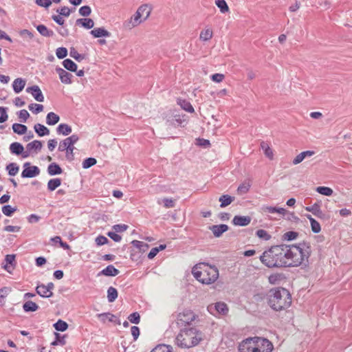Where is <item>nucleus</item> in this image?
I'll return each mask as SVG.
<instances>
[{
	"label": "nucleus",
	"instance_id": "f03ea898",
	"mask_svg": "<svg viewBox=\"0 0 352 352\" xmlns=\"http://www.w3.org/2000/svg\"><path fill=\"white\" fill-rule=\"evenodd\" d=\"M287 248V245L285 244L272 246L261 255L260 260L270 268L288 267Z\"/></svg>",
	"mask_w": 352,
	"mask_h": 352
},
{
	"label": "nucleus",
	"instance_id": "20e7f679",
	"mask_svg": "<svg viewBox=\"0 0 352 352\" xmlns=\"http://www.w3.org/2000/svg\"><path fill=\"white\" fill-rule=\"evenodd\" d=\"M192 274L199 282L205 285L212 284L219 278L217 267L206 263L195 265L192 270Z\"/></svg>",
	"mask_w": 352,
	"mask_h": 352
},
{
	"label": "nucleus",
	"instance_id": "6e6552de",
	"mask_svg": "<svg viewBox=\"0 0 352 352\" xmlns=\"http://www.w3.org/2000/svg\"><path fill=\"white\" fill-rule=\"evenodd\" d=\"M197 316L190 309H186L182 312L179 313L176 318V324L178 327L190 325Z\"/></svg>",
	"mask_w": 352,
	"mask_h": 352
},
{
	"label": "nucleus",
	"instance_id": "393cba45",
	"mask_svg": "<svg viewBox=\"0 0 352 352\" xmlns=\"http://www.w3.org/2000/svg\"><path fill=\"white\" fill-rule=\"evenodd\" d=\"M25 80L21 78H16L12 83V88L16 94H19L24 89Z\"/></svg>",
	"mask_w": 352,
	"mask_h": 352
},
{
	"label": "nucleus",
	"instance_id": "7c9ffc66",
	"mask_svg": "<svg viewBox=\"0 0 352 352\" xmlns=\"http://www.w3.org/2000/svg\"><path fill=\"white\" fill-rule=\"evenodd\" d=\"M23 309L25 312L28 313L37 311L39 307L36 302L32 300H28L23 305Z\"/></svg>",
	"mask_w": 352,
	"mask_h": 352
},
{
	"label": "nucleus",
	"instance_id": "f3484780",
	"mask_svg": "<svg viewBox=\"0 0 352 352\" xmlns=\"http://www.w3.org/2000/svg\"><path fill=\"white\" fill-rule=\"evenodd\" d=\"M94 38L109 37L111 33L107 31L104 28H96L91 30L89 32Z\"/></svg>",
	"mask_w": 352,
	"mask_h": 352
},
{
	"label": "nucleus",
	"instance_id": "423d86ee",
	"mask_svg": "<svg viewBox=\"0 0 352 352\" xmlns=\"http://www.w3.org/2000/svg\"><path fill=\"white\" fill-rule=\"evenodd\" d=\"M201 332L194 327L184 328L176 337L178 346L182 349H189L197 345L201 340Z\"/></svg>",
	"mask_w": 352,
	"mask_h": 352
},
{
	"label": "nucleus",
	"instance_id": "774afa93",
	"mask_svg": "<svg viewBox=\"0 0 352 352\" xmlns=\"http://www.w3.org/2000/svg\"><path fill=\"white\" fill-rule=\"evenodd\" d=\"M162 202L164 206L166 208H174L175 206V201L172 198H164Z\"/></svg>",
	"mask_w": 352,
	"mask_h": 352
},
{
	"label": "nucleus",
	"instance_id": "de8ad7c7",
	"mask_svg": "<svg viewBox=\"0 0 352 352\" xmlns=\"http://www.w3.org/2000/svg\"><path fill=\"white\" fill-rule=\"evenodd\" d=\"M316 192L325 196H331L333 193V190L327 186H318L316 189Z\"/></svg>",
	"mask_w": 352,
	"mask_h": 352
},
{
	"label": "nucleus",
	"instance_id": "39448f33",
	"mask_svg": "<svg viewBox=\"0 0 352 352\" xmlns=\"http://www.w3.org/2000/svg\"><path fill=\"white\" fill-rule=\"evenodd\" d=\"M272 344L266 338H250L243 340L239 346V352H271Z\"/></svg>",
	"mask_w": 352,
	"mask_h": 352
},
{
	"label": "nucleus",
	"instance_id": "a19ab883",
	"mask_svg": "<svg viewBox=\"0 0 352 352\" xmlns=\"http://www.w3.org/2000/svg\"><path fill=\"white\" fill-rule=\"evenodd\" d=\"M6 169L8 172V175L10 176H14L18 173L19 170V166L17 165V164L12 162L6 166Z\"/></svg>",
	"mask_w": 352,
	"mask_h": 352
},
{
	"label": "nucleus",
	"instance_id": "6e6d98bb",
	"mask_svg": "<svg viewBox=\"0 0 352 352\" xmlns=\"http://www.w3.org/2000/svg\"><path fill=\"white\" fill-rule=\"evenodd\" d=\"M215 3L221 12L225 13L229 10V7L225 0H216Z\"/></svg>",
	"mask_w": 352,
	"mask_h": 352
},
{
	"label": "nucleus",
	"instance_id": "7ed1b4c3",
	"mask_svg": "<svg viewBox=\"0 0 352 352\" xmlns=\"http://www.w3.org/2000/svg\"><path fill=\"white\" fill-rule=\"evenodd\" d=\"M267 305L275 311H280L289 308L292 305V296L285 288L271 289L267 296Z\"/></svg>",
	"mask_w": 352,
	"mask_h": 352
},
{
	"label": "nucleus",
	"instance_id": "58836bf2",
	"mask_svg": "<svg viewBox=\"0 0 352 352\" xmlns=\"http://www.w3.org/2000/svg\"><path fill=\"white\" fill-rule=\"evenodd\" d=\"M261 148L263 151L264 154L267 157H268L270 160L273 159L274 153L272 149L270 147L267 143L265 142H261Z\"/></svg>",
	"mask_w": 352,
	"mask_h": 352
},
{
	"label": "nucleus",
	"instance_id": "9d476101",
	"mask_svg": "<svg viewBox=\"0 0 352 352\" xmlns=\"http://www.w3.org/2000/svg\"><path fill=\"white\" fill-rule=\"evenodd\" d=\"M42 142L40 140H34L28 143L26 146V151L23 155V158L28 157L32 151L37 152L42 148Z\"/></svg>",
	"mask_w": 352,
	"mask_h": 352
},
{
	"label": "nucleus",
	"instance_id": "f257e3e1",
	"mask_svg": "<svg viewBox=\"0 0 352 352\" xmlns=\"http://www.w3.org/2000/svg\"><path fill=\"white\" fill-rule=\"evenodd\" d=\"M287 266L298 267L300 265L307 266L309 258L311 254V247L309 242L303 241L297 244L287 245Z\"/></svg>",
	"mask_w": 352,
	"mask_h": 352
},
{
	"label": "nucleus",
	"instance_id": "680f3d73",
	"mask_svg": "<svg viewBox=\"0 0 352 352\" xmlns=\"http://www.w3.org/2000/svg\"><path fill=\"white\" fill-rule=\"evenodd\" d=\"M72 10L67 6H63L60 8L56 10V12L59 15L65 17H68L71 14Z\"/></svg>",
	"mask_w": 352,
	"mask_h": 352
},
{
	"label": "nucleus",
	"instance_id": "49530a36",
	"mask_svg": "<svg viewBox=\"0 0 352 352\" xmlns=\"http://www.w3.org/2000/svg\"><path fill=\"white\" fill-rule=\"evenodd\" d=\"M69 56L78 62H81L85 58V54H79L73 47L70 48Z\"/></svg>",
	"mask_w": 352,
	"mask_h": 352
},
{
	"label": "nucleus",
	"instance_id": "f8f14e48",
	"mask_svg": "<svg viewBox=\"0 0 352 352\" xmlns=\"http://www.w3.org/2000/svg\"><path fill=\"white\" fill-rule=\"evenodd\" d=\"M26 92L30 93L36 101L41 102L44 101V96L38 85L28 87Z\"/></svg>",
	"mask_w": 352,
	"mask_h": 352
},
{
	"label": "nucleus",
	"instance_id": "4be33fe9",
	"mask_svg": "<svg viewBox=\"0 0 352 352\" xmlns=\"http://www.w3.org/2000/svg\"><path fill=\"white\" fill-rule=\"evenodd\" d=\"M77 25H80L85 29L89 30L94 26V21L90 18H81L76 21Z\"/></svg>",
	"mask_w": 352,
	"mask_h": 352
},
{
	"label": "nucleus",
	"instance_id": "864d4df0",
	"mask_svg": "<svg viewBox=\"0 0 352 352\" xmlns=\"http://www.w3.org/2000/svg\"><path fill=\"white\" fill-rule=\"evenodd\" d=\"M97 163V160L94 157H87L82 162V168L87 169Z\"/></svg>",
	"mask_w": 352,
	"mask_h": 352
},
{
	"label": "nucleus",
	"instance_id": "a18cd8bd",
	"mask_svg": "<svg viewBox=\"0 0 352 352\" xmlns=\"http://www.w3.org/2000/svg\"><path fill=\"white\" fill-rule=\"evenodd\" d=\"M214 309L219 314H221L223 315L226 314L228 311V308L227 305L223 302H216L214 305Z\"/></svg>",
	"mask_w": 352,
	"mask_h": 352
},
{
	"label": "nucleus",
	"instance_id": "69168bd1",
	"mask_svg": "<svg viewBox=\"0 0 352 352\" xmlns=\"http://www.w3.org/2000/svg\"><path fill=\"white\" fill-rule=\"evenodd\" d=\"M10 291V288L4 287L0 289V305L4 304V298L8 294V292Z\"/></svg>",
	"mask_w": 352,
	"mask_h": 352
},
{
	"label": "nucleus",
	"instance_id": "a211bd4d",
	"mask_svg": "<svg viewBox=\"0 0 352 352\" xmlns=\"http://www.w3.org/2000/svg\"><path fill=\"white\" fill-rule=\"evenodd\" d=\"M36 292L42 298H50L53 296V293H50L43 283H38L36 287Z\"/></svg>",
	"mask_w": 352,
	"mask_h": 352
},
{
	"label": "nucleus",
	"instance_id": "37998d69",
	"mask_svg": "<svg viewBox=\"0 0 352 352\" xmlns=\"http://www.w3.org/2000/svg\"><path fill=\"white\" fill-rule=\"evenodd\" d=\"M53 327L57 331L63 332L68 329V324L65 321L59 319L53 324Z\"/></svg>",
	"mask_w": 352,
	"mask_h": 352
},
{
	"label": "nucleus",
	"instance_id": "b1692460",
	"mask_svg": "<svg viewBox=\"0 0 352 352\" xmlns=\"http://www.w3.org/2000/svg\"><path fill=\"white\" fill-rule=\"evenodd\" d=\"M315 153L313 151H302L298 155H296V157L293 160V164L296 165L300 164L303 161L305 158L307 157H311Z\"/></svg>",
	"mask_w": 352,
	"mask_h": 352
},
{
	"label": "nucleus",
	"instance_id": "aec40b11",
	"mask_svg": "<svg viewBox=\"0 0 352 352\" xmlns=\"http://www.w3.org/2000/svg\"><path fill=\"white\" fill-rule=\"evenodd\" d=\"M120 273V271L116 269L113 265H109L102 271H100L98 275H103L105 276H116Z\"/></svg>",
	"mask_w": 352,
	"mask_h": 352
},
{
	"label": "nucleus",
	"instance_id": "72a5a7b5",
	"mask_svg": "<svg viewBox=\"0 0 352 352\" xmlns=\"http://www.w3.org/2000/svg\"><path fill=\"white\" fill-rule=\"evenodd\" d=\"M55 335V340L51 342L52 346H57V345H61L64 346L66 344V340L65 338L67 337L66 335L61 336L59 333H54Z\"/></svg>",
	"mask_w": 352,
	"mask_h": 352
},
{
	"label": "nucleus",
	"instance_id": "603ef678",
	"mask_svg": "<svg viewBox=\"0 0 352 352\" xmlns=\"http://www.w3.org/2000/svg\"><path fill=\"white\" fill-rule=\"evenodd\" d=\"M43 105L41 104L32 103L28 106V109L33 113L38 114L43 110Z\"/></svg>",
	"mask_w": 352,
	"mask_h": 352
},
{
	"label": "nucleus",
	"instance_id": "5fc2aeb1",
	"mask_svg": "<svg viewBox=\"0 0 352 352\" xmlns=\"http://www.w3.org/2000/svg\"><path fill=\"white\" fill-rule=\"evenodd\" d=\"M250 186L251 185L249 182H244L240 184L237 188V193L239 195H243L247 193L249 191Z\"/></svg>",
	"mask_w": 352,
	"mask_h": 352
},
{
	"label": "nucleus",
	"instance_id": "ddd939ff",
	"mask_svg": "<svg viewBox=\"0 0 352 352\" xmlns=\"http://www.w3.org/2000/svg\"><path fill=\"white\" fill-rule=\"evenodd\" d=\"M320 206L321 202L318 201L311 206L305 207V210L311 212L314 216L317 217L318 218L322 219L324 217V214L321 210Z\"/></svg>",
	"mask_w": 352,
	"mask_h": 352
},
{
	"label": "nucleus",
	"instance_id": "bb28decb",
	"mask_svg": "<svg viewBox=\"0 0 352 352\" xmlns=\"http://www.w3.org/2000/svg\"><path fill=\"white\" fill-rule=\"evenodd\" d=\"M15 254H7L5 257V261L6 262V264L3 266V268L8 271L10 272V268L12 267V269H14V266L16 265L15 262Z\"/></svg>",
	"mask_w": 352,
	"mask_h": 352
},
{
	"label": "nucleus",
	"instance_id": "bf43d9fd",
	"mask_svg": "<svg viewBox=\"0 0 352 352\" xmlns=\"http://www.w3.org/2000/svg\"><path fill=\"white\" fill-rule=\"evenodd\" d=\"M67 50L64 47H60L56 50V55L58 59H63L67 56Z\"/></svg>",
	"mask_w": 352,
	"mask_h": 352
},
{
	"label": "nucleus",
	"instance_id": "2f4dec72",
	"mask_svg": "<svg viewBox=\"0 0 352 352\" xmlns=\"http://www.w3.org/2000/svg\"><path fill=\"white\" fill-rule=\"evenodd\" d=\"M234 197H232L228 195H223L219 198V201L220 204L221 208H225L229 206L232 202L234 201Z\"/></svg>",
	"mask_w": 352,
	"mask_h": 352
},
{
	"label": "nucleus",
	"instance_id": "c03bdc74",
	"mask_svg": "<svg viewBox=\"0 0 352 352\" xmlns=\"http://www.w3.org/2000/svg\"><path fill=\"white\" fill-rule=\"evenodd\" d=\"M131 244L142 252H146L149 248V245L147 243L138 240L132 241Z\"/></svg>",
	"mask_w": 352,
	"mask_h": 352
},
{
	"label": "nucleus",
	"instance_id": "cd10ccee",
	"mask_svg": "<svg viewBox=\"0 0 352 352\" xmlns=\"http://www.w3.org/2000/svg\"><path fill=\"white\" fill-rule=\"evenodd\" d=\"M47 173L51 176L60 175L63 173V169L58 164L53 162L48 166Z\"/></svg>",
	"mask_w": 352,
	"mask_h": 352
},
{
	"label": "nucleus",
	"instance_id": "338daca9",
	"mask_svg": "<svg viewBox=\"0 0 352 352\" xmlns=\"http://www.w3.org/2000/svg\"><path fill=\"white\" fill-rule=\"evenodd\" d=\"M8 108L6 107H0V123L7 121L8 116L7 114Z\"/></svg>",
	"mask_w": 352,
	"mask_h": 352
},
{
	"label": "nucleus",
	"instance_id": "4d7b16f0",
	"mask_svg": "<svg viewBox=\"0 0 352 352\" xmlns=\"http://www.w3.org/2000/svg\"><path fill=\"white\" fill-rule=\"evenodd\" d=\"M256 235L261 239L268 241L271 239V235L265 230L260 229L256 232Z\"/></svg>",
	"mask_w": 352,
	"mask_h": 352
},
{
	"label": "nucleus",
	"instance_id": "4468645a",
	"mask_svg": "<svg viewBox=\"0 0 352 352\" xmlns=\"http://www.w3.org/2000/svg\"><path fill=\"white\" fill-rule=\"evenodd\" d=\"M40 174V169L36 166H32L28 168H24L21 173L23 178H32Z\"/></svg>",
	"mask_w": 352,
	"mask_h": 352
},
{
	"label": "nucleus",
	"instance_id": "2eb2a0df",
	"mask_svg": "<svg viewBox=\"0 0 352 352\" xmlns=\"http://www.w3.org/2000/svg\"><path fill=\"white\" fill-rule=\"evenodd\" d=\"M228 229L229 227L226 224L213 225L209 226V230L212 232L214 236L217 238L220 237L223 233L228 231Z\"/></svg>",
	"mask_w": 352,
	"mask_h": 352
},
{
	"label": "nucleus",
	"instance_id": "c9c22d12",
	"mask_svg": "<svg viewBox=\"0 0 352 352\" xmlns=\"http://www.w3.org/2000/svg\"><path fill=\"white\" fill-rule=\"evenodd\" d=\"M12 130L14 133L18 134V135H23L27 133L28 127L27 126L19 124V123H14L12 126Z\"/></svg>",
	"mask_w": 352,
	"mask_h": 352
},
{
	"label": "nucleus",
	"instance_id": "79ce46f5",
	"mask_svg": "<svg viewBox=\"0 0 352 352\" xmlns=\"http://www.w3.org/2000/svg\"><path fill=\"white\" fill-rule=\"evenodd\" d=\"M285 278V275L281 273L272 274L269 277L268 280L271 284L278 283L280 280Z\"/></svg>",
	"mask_w": 352,
	"mask_h": 352
},
{
	"label": "nucleus",
	"instance_id": "c756f323",
	"mask_svg": "<svg viewBox=\"0 0 352 352\" xmlns=\"http://www.w3.org/2000/svg\"><path fill=\"white\" fill-rule=\"evenodd\" d=\"M72 131V126L65 123L60 124L56 128V132L58 134H62L65 136L69 135Z\"/></svg>",
	"mask_w": 352,
	"mask_h": 352
},
{
	"label": "nucleus",
	"instance_id": "052dcab7",
	"mask_svg": "<svg viewBox=\"0 0 352 352\" xmlns=\"http://www.w3.org/2000/svg\"><path fill=\"white\" fill-rule=\"evenodd\" d=\"M129 320L133 324H138L140 322V316L138 312H133L128 316Z\"/></svg>",
	"mask_w": 352,
	"mask_h": 352
},
{
	"label": "nucleus",
	"instance_id": "0eeeda50",
	"mask_svg": "<svg viewBox=\"0 0 352 352\" xmlns=\"http://www.w3.org/2000/svg\"><path fill=\"white\" fill-rule=\"evenodd\" d=\"M79 139L80 138L78 135L73 134L60 141L59 143L58 150L60 152L65 151V157L69 162H72L74 160V144L79 140Z\"/></svg>",
	"mask_w": 352,
	"mask_h": 352
},
{
	"label": "nucleus",
	"instance_id": "13d9d810",
	"mask_svg": "<svg viewBox=\"0 0 352 352\" xmlns=\"http://www.w3.org/2000/svg\"><path fill=\"white\" fill-rule=\"evenodd\" d=\"M212 37V32L209 29L202 30L200 33L199 38L204 41H209Z\"/></svg>",
	"mask_w": 352,
	"mask_h": 352
},
{
	"label": "nucleus",
	"instance_id": "09e8293b",
	"mask_svg": "<svg viewBox=\"0 0 352 352\" xmlns=\"http://www.w3.org/2000/svg\"><path fill=\"white\" fill-rule=\"evenodd\" d=\"M173 347L170 345L159 344L151 352H172Z\"/></svg>",
	"mask_w": 352,
	"mask_h": 352
},
{
	"label": "nucleus",
	"instance_id": "1a4fd4ad",
	"mask_svg": "<svg viewBox=\"0 0 352 352\" xmlns=\"http://www.w3.org/2000/svg\"><path fill=\"white\" fill-rule=\"evenodd\" d=\"M142 8L143 6H140L135 14H133L130 18V19H128L124 22L123 26L126 30H131L140 23L141 13L140 11L142 10Z\"/></svg>",
	"mask_w": 352,
	"mask_h": 352
},
{
	"label": "nucleus",
	"instance_id": "c85d7f7f",
	"mask_svg": "<svg viewBox=\"0 0 352 352\" xmlns=\"http://www.w3.org/2000/svg\"><path fill=\"white\" fill-rule=\"evenodd\" d=\"M34 129L35 132L37 133V135L40 137H43L45 135H48L50 134V129L46 127L45 126L37 123L34 124Z\"/></svg>",
	"mask_w": 352,
	"mask_h": 352
},
{
	"label": "nucleus",
	"instance_id": "412c9836",
	"mask_svg": "<svg viewBox=\"0 0 352 352\" xmlns=\"http://www.w3.org/2000/svg\"><path fill=\"white\" fill-rule=\"evenodd\" d=\"M98 317L104 322L106 320H108L109 322H115L118 324H120V319L115 315L111 313H102L98 315Z\"/></svg>",
	"mask_w": 352,
	"mask_h": 352
},
{
	"label": "nucleus",
	"instance_id": "4c0bfd02",
	"mask_svg": "<svg viewBox=\"0 0 352 352\" xmlns=\"http://www.w3.org/2000/svg\"><path fill=\"white\" fill-rule=\"evenodd\" d=\"M61 182L62 180L60 178L51 179L47 183V189L50 191H54L61 185Z\"/></svg>",
	"mask_w": 352,
	"mask_h": 352
},
{
	"label": "nucleus",
	"instance_id": "5701e85b",
	"mask_svg": "<svg viewBox=\"0 0 352 352\" xmlns=\"http://www.w3.org/2000/svg\"><path fill=\"white\" fill-rule=\"evenodd\" d=\"M10 151L11 153L16 155H21L23 156L24 151L23 146L19 142H13L10 145Z\"/></svg>",
	"mask_w": 352,
	"mask_h": 352
},
{
	"label": "nucleus",
	"instance_id": "6ab92c4d",
	"mask_svg": "<svg viewBox=\"0 0 352 352\" xmlns=\"http://www.w3.org/2000/svg\"><path fill=\"white\" fill-rule=\"evenodd\" d=\"M184 116L182 118L179 115H176L172 119H168L166 121V125L168 127H176L177 126H182V123L185 122V120L183 119Z\"/></svg>",
	"mask_w": 352,
	"mask_h": 352
},
{
	"label": "nucleus",
	"instance_id": "ea45409f",
	"mask_svg": "<svg viewBox=\"0 0 352 352\" xmlns=\"http://www.w3.org/2000/svg\"><path fill=\"white\" fill-rule=\"evenodd\" d=\"M118 291L113 287H109L107 289V299L109 302H114L118 298Z\"/></svg>",
	"mask_w": 352,
	"mask_h": 352
},
{
	"label": "nucleus",
	"instance_id": "e433bc0d",
	"mask_svg": "<svg viewBox=\"0 0 352 352\" xmlns=\"http://www.w3.org/2000/svg\"><path fill=\"white\" fill-rule=\"evenodd\" d=\"M63 67L67 69L68 71L74 72H76L78 66L71 59L67 58L65 59L62 63Z\"/></svg>",
	"mask_w": 352,
	"mask_h": 352
},
{
	"label": "nucleus",
	"instance_id": "9b49d317",
	"mask_svg": "<svg viewBox=\"0 0 352 352\" xmlns=\"http://www.w3.org/2000/svg\"><path fill=\"white\" fill-rule=\"evenodd\" d=\"M56 72L59 76V78L62 83L69 85L72 83L73 75L68 72L65 71L61 67H57Z\"/></svg>",
	"mask_w": 352,
	"mask_h": 352
},
{
	"label": "nucleus",
	"instance_id": "e2e57ef3",
	"mask_svg": "<svg viewBox=\"0 0 352 352\" xmlns=\"http://www.w3.org/2000/svg\"><path fill=\"white\" fill-rule=\"evenodd\" d=\"M78 12L81 16L87 17L90 15L91 12V9L89 6H83L81 8H80Z\"/></svg>",
	"mask_w": 352,
	"mask_h": 352
},
{
	"label": "nucleus",
	"instance_id": "a878e982",
	"mask_svg": "<svg viewBox=\"0 0 352 352\" xmlns=\"http://www.w3.org/2000/svg\"><path fill=\"white\" fill-rule=\"evenodd\" d=\"M37 31L39 34L45 37H53L54 36V32L50 30L45 25L40 24L36 26Z\"/></svg>",
	"mask_w": 352,
	"mask_h": 352
},
{
	"label": "nucleus",
	"instance_id": "473e14b6",
	"mask_svg": "<svg viewBox=\"0 0 352 352\" xmlns=\"http://www.w3.org/2000/svg\"><path fill=\"white\" fill-rule=\"evenodd\" d=\"M177 104L181 107L182 109L188 113H193L195 111V109L191 103L186 100L178 99Z\"/></svg>",
	"mask_w": 352,
	"mask_h": 352
},
{
	"label": "nucleus",
	"instance_id": "dca6fc26",
	"mask_svg": "<svg viewBox=\"0 0 352 352\" xmlns=\"http://www.w3.org/2000/svg\"><path fill=\"white\" fill-rule=\"evenodd\" d=\"M251 217L249 216L236 215L234 217L232 223L237 226H246L251 222Z\"/></svg>",
	"mask_w": 352,
	"mask_h": 352
},
{
	"label": "nucleus",
	"instance_id": "0e129e2a",
	"mask_svg": "<svg viewBox=\"0 0 352 352\" xmlns=\"http://www.w3.org/2000/svg\"><path fill=\"white\" fill-rule=\"evenodd\" d=\"M17 115L21 122H25L28 118L30 117V113L25 109L20 110L17 112Z\"/></svg>",
	"mask_w": 352,
	"mask_h": 352
},
{
	"label": "nucleus",
	"instance_id": "3c124183",
	"mask_svg": "<svg viewBox=\"0 0 352 352\" xmlns=\"http://www.w3.org/2000/svg\"><path fill=\"white\" fill-rule=\"evenodd\" d=\"M16 210V207H12L10 205H5L2 207V212L7 217H11Z\"/></svg>",
	"mask_w": 352,
	"mask_h": 352
},
{
	"label": "nucleus",
	"instance_id": "f704fd0d",
	"mask_svg": "<svg viewBox=\"0 0 352 352\" xmlns=\"http://www.w3.org/2000/svg\"><path fill=\"white\" fill-rule=\"evenodd\" d=\"M60 120V117L58 115L54 112H50L47 113L46 116V123L48 125H55Z\"/></svg>",
	"mask_w": 352,
	"mask_h": 352
},
{
	"label": "nucleus",
	"instance_id": "8fccbe9b",
	"mask_svg": "<svg viewBox=\"0 0 352 352\" xmlns=\"http://www.w3.org/2000/svg\"><path fill=\"white\" fill-rule=\"evenodd\" d=\"M298 233L297 232L289 231V232H285L283 235L282 239L284 241H291L295 240L298 237Z\"/></svg>",
	"mask_w": 352,
	"mask_h": 352
}]
</instances>
